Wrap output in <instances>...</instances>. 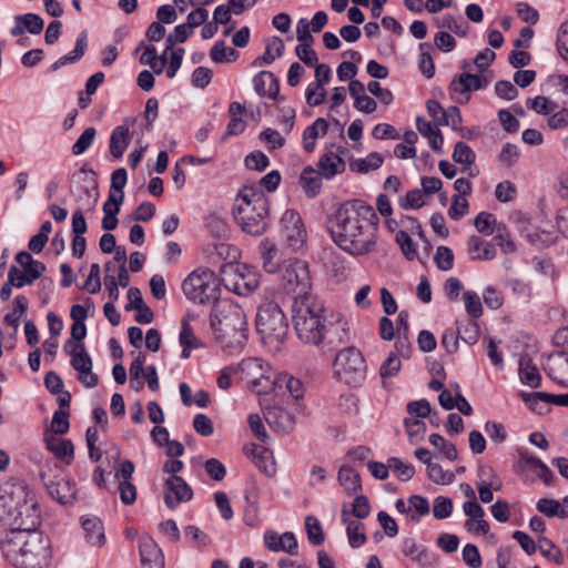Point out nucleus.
Segmentation results:
<instances>
[{
    "instance_id": "18",
    "label": "nucleus",
    "mask_w": 568,
    "mask_h": 568,
    "mask_svg": "<svg viewBox=\"0 0 568 568\" xmlns=\"http://www.w3.org/2000/svg\"><path fill=\"white\" fill-rule=\"evenodd\" d=\"M139 551L142 568H164L163 552L151 537H141Z\"/></svg>"
},
{
    "instance_id": "41",
    "label": "nucleus",
    "mask_w": 568,
    "mask_h": 568,
    "mask_svg": "<svg viewBox=\"0 0 568 568\" xmlns=\"http://www.w3.org/2000/svg\"><path fill=\"white\" fill-rule=\"evenodd\" d=\"M422 190L414 189L406 193L404 197L399 200V205L404 210L419 209L425 204L424 195L426 193V176L420 178Z\"/></svg>"
},
{
    "instance_id": "40",
    "label": "nucleus",
    "mask_w": 568,
    "mask_h": 568,
    "mask_svg": "<svg viewBox=\"0 0 568 568\" xmlns=\"http://www.w3.org/2000/svg\"><path fill=\"white\" fill-rule=\"evenodd\" d=\"M285 45L282 39L273 37L272 40L267 42L264 54L256 58L253 65L272 64L275 59L282 57Z\"/></svg>"
},
{
    "instance_id": "52",
    "label": "nucleus",
    "mask_w": 568,
    "mask_h": 568,
    "mask_svg": "<svg viewBox=\"0 0 568 568\" xmlns=\"http://www.w3.org/2000/svg\"><path fill=\"white\" fill-rule=\"evenodd\" d=\"M305 528L311 544L320 546L324 542L325 537L322 526L315 517L310 515L305 518Z\"/></svg>"
},
{
    "instance_id": "37",
    "label": "nucleus",
    "mask_w": 568,
    "mask_h": 568,
    "mask_svg": "<svg viewBox=\"0 0 568 568\" xmlns=\"http://www.w3.org/2000/svg\"><path fill=\"white\" fill-rule=\"evenodd\" d=\"M337 479L348 494H355L362 489L359 474L347 465L341 466Z\"/></svg>"
},
{
    "instance_id": "12",
    "label": "nucleus",
    "mask_w": 568,
    "mask_h": 568,
    "mask_svg": "<svg viewBox=\"0 0 568 568\" xmlns=\"http://www.w3.org/2000/svg\"><path fill=\"white\" fill-rule=\"evenodd\" d=\"M282 232L288 245L294 250L303 246L306 230L301 215L294 210H286L281 219Z\"/></svg>"
},
{
    "instance_id": "11",
    "label": "nucleus",
    "mask_w": 568,
    "mask_h": 568,
    "mask_svg": "<svg viewBox=\"0 0 568 568\" xmlns=\"http://www.w3.org/2000/svg\"><path fill=\"white\" fill-rule=\"evenodd\" d=\"M407 413L410 416L404 420L406 433L409 442L416 445L422 443L426 430L425 424L418 419L426 417V399L408 403Z\"/></svg>"
},
{
    "instance_id": "14",
    "label": "nucleus",
    "mask_w": 568,
    "mask_h": 568,
    "mask_svg": "<svg viewBox=\"0 0 568 568\" xmlns=\"http://www.w3.org/2000/svg\"><path fill=\"white\" fill-rule=\"evenodd\" d=\"M165 486L164 503L170 509H175L179 504L193 497L192 488L180 476H170L165 480Z\"/></svg>"
},
{
    "instance_id": "23",
    "label": "nucleus",
    "mask_w": 568,
    "mask_h": 568,
    "mask_svg": "<svg viewBox=\"0 0 568 568\" xmlns=\"http://www.w3.org/2000/svg\"><path fill=\"white\" fill-rule=\"evenodd\" d=\"M254 90L260 97L276 100L280 95V82L271 71H261L253 78Z\"/></svg>"
},
{
    "instance_id": "8",
    "label": "nucleus",
    "mask_w": 568,
    "mask_h": 568,
    "mask_svg": "<svg viewBox=\"0 0 568 568\" xmlns=\"http://www.w3.org/2000/svg\"><path fill=\"white\" fill-rule=\"evenodd\" d=\"M334 369L339 381L357 386L365 379L367 367L362 353L349 346L336 354Z\"/></svg>"
},
{
    "instance_id": "17",
    "label": "nucleus",
    "mask_w": 568,
    "mask_h": 568,
    "mask_svg": "<svg viewBox=\"0 0 568 568\" xmlns=\"http://www.w3.org/2000/svg\"><path fill=\"white\" fill-rule=\"evenodd\" d=\"M264 544L270 551H284L292 556L297 555V539L291 531L278 535L276 531L267 530L264 534Z\"/></svg>"
},
{
    "instance_id": "39",
    "label": "nucleus",
    "mask_w": 568,
    "mask_h": 568,
    "mask_svg": "<svg viewBox=\"0 0 568 568\" xmlns=\"http://www.w3.org/2000/svg\"><path fill=\"white\" fill-rule=\"evenodd\" d=\"M16 261L23 267L24 273L34 281L38 280L45 271V265L40 261L33 260L31 254L27 251L17 253Z\"/></svg>"
},
{
    "instance_id": "49",
    "label": "nucleus",
    "mask_w": 568,
    "mask_h": 568,
    "mask_svg": "<svg viewBox=\"0 0 568 568\" xmlns=\"http://www.w3.org/2000/svg\"><path fill=\"white\" fill-rule=\"evenodd\" d=\"M27 308V298L23 295L16 296L13 311L4 316V323L9 326L17 328L19 326V320L22 315L26 314Z\"/></svg>"
},
{
    "instance_id": "43",
    "label": "nucleus",
    "mask_w": 568,
    "mask_h": 568,
    "mask_svg": "<svg viewBox=\"0 0 568 568\" xmlns=\"http://www.w3.org/2000/svg\"><path fill=\"white\" fill-rule=\"evenodd\" d=\"M384 162L383 155L378 152L369 153L365 159H358L349 164L351 170L358 173H367L378 169Z\"/></svg>"
},
{
    "instance_id": "20",
    "label": "nucleus",
    "mask_w": 568,
    "mask_h": 568,
    "mask_svg": "<svg viewBox=\"0 0 568 568\" xmlns=\"http://www.w3.org/2000/svg\"><path fill=\"white\" fill-rule=\"evenodd\" d=\"M266 423L274 430L280 433H290L295 425L294 416L278 406L265 407L263 410Z\"/></svg>"
},
{
    "instance_id": "4",
    "label": "nucleus",
    "mask_w": 568,
    "mask_h": 568,
    "mask_svg": "<svg viewBox=\"0 0 568 568\" xmlns=\"http://www.w3.org/2000/svg\"><path fill=\"white\" fill-rule=\"evenodd\" d=\"M233 216L244 233L260 236L270 225L268 199L255 186L244 185L236 195Z\"/></svg>"
},
{
    "instance_id": "30",
    "label": "nucleus",
    "mask_w": 568,
    "mask_h": 568,
    "mask_svg": "<svg viewBox=\"0 0 568 568\" xmlns=\"http://www.w3.org/2000/svg\"><path fill=\"white\" fill-rule=\"evenodd\" d=\"M322 174L312 166L303 169L300 176V184L308 197H315L322 186Z\"/></svg>"
},
{
    "instance_id": "53",
    "label": "nucleus",
    "mask_w": 568,
    "mask_h": 568,
    "mask_svg": "<svg viewBox=\"0 0 568 568\" xmlns=\"http://www.w3.org/2000/svg\"><path fill=\"white\" fill-rule=\"evenodd\" d=\"M14 21L22 23L24 30L30 32L31 34H39L44 26L43 19L36 13H26L22 16H16Z\"/></svg>"
},
{
    "instance_id": "9",
    "label": "nucleus",
    "mask_w": 568,
    "mask_h": 568,
    "mask_svg": "<svg viewBox=\"0 0 568 568\" xmlns=\"http://www.w3.org/2000/svg\"><path fill=\"white\" fill-rule=\"evenodd\" d=\"M278 273L282 286L287 293L295 294V297L312 295L308 292L312 286V278L305 261L287 260L282 264Z\"/></svg>"
},
{
    "instance_id": "2",
    "label": "nucleus",
    "mask_w": 568,
    "mask_h": 568,
    "mask_svg": "<svg viewBox=\"0 0 568 568\" xmlns=\"http://www.w3.org/2000/svg\"><path fill=\"white\" fill-rule=\"evenodd\" d=\"M323 302L315 295L294 297L292 305V320L298 338L310 345L318 346L325 339L327 344H339L349 341V332L345 322L326 324Z\"/></svg>"
},
{
    "instance_id": "64",
    "label": "nucleus",
    "mask_w": 568,
    "mask_h": 568,
    "mask_svg": "<svg viewBox=\"0 0 568 568\" xmlns=\"http://www.w3.org/2000/svg\"><path fill=\"white\" fill-rule=\"evenodd\" d=\"M556 44L560 57L568 63V21L560 24Z\"/></svg>"
},
{
    "instance_id": "44",
    "label": "nucleus",
    "mask_w": 568,
    "mask_h": 568,
    "mask_svg": "<svg viewBox=\"0 0 568 568\" xmlns=\"http://www.w3.org/2000/svg\"><path fill=\"white\" fill-rule=\"evenodd\" d=\"M521 400L534 412L541 413L549 405V393L545 392H519Z\"/></svg>"
},
{
    "instance_id": "45",
    "label": "nucleus",
    "mask_w": 568,
    "mask_h": 568,
    "mask_svg": "<svg viewBox=\"0 0 568 568\" xmlns=\"http://www.w3.org/2000/svg\"><path fill=\"white\" fill-rule=\"evenodd\" d=\"M210 57L216 63L232 62L239 58V52L233 48H227L221 40L212 47Z\"/></svg>"
},
{
    "instance_id": "15",
    "label": "nucleus",
    "mask_w": 568,
    "mask_h": 568,
    "mask_svg": "<svg viewBox=\"0 0 568 568\" xmlns=\"http://www.w3.org/2000/svg\"><path fill=\"white\" fill-rule=\"evenodd\" d=\"M37 527L38 526L33 527L32 529H26V527H16V529L20 532V552L23 557H37L41 555L47 548L43 537L41 532L37 530Z\"/></svg>"
},
{
    "instance_id": "63",
    "label": "nucleus",
    "mask_w": 568,
    "mask_h": 568,
    "mask_svg": "<svg viewBox=\"0 0 568 568\" xmlns=\"http://www.w3.org/2000/svg\"><path fill=\"white\" fill-rule=\"evenodd\" d=\"M453 501L452 499L439 496L434 499L433 515L436 519H445L452 515Z\"/></svg>"
},
{
    "instance_id": "13",
    "label": "nucleus",
    "mask_w": 568,
    "mask_h": 568,
    "mask_svg": "<svg viewBox=\"0 0 568 568\" xmlns=\"http://www.w3.org/2000/svg\"><path fill=\"white\" fill-rule=\"evenodd\" d=\"M41 480L48 490V494L62 505L70 504L75 498V489L70 480L63 476L51 478L45 471L40 473Z\"/></svg>"
},
{
    "instance_id": "38",
    "label": "nucleus",
    "mask_w": 568,
    "mask_h": 568,
    "mask_svg": "<svg viewBox=\"0 0 568 568\" xmlns=\"http://www.w3.org/2000/svg\"><path fill=\"white\" fill-rule=\"evenodd\" d=\"M179 341L181 346L183 347L181 353L182 358H189L191 349L201 346V342L194 335V332L186 318L182 321Z\"/></svg>"
},
{
    "instance_id": "28",
    "label": "nucleus",
    "mask_w": 568,
    "mask_h": 568,
    "mask_svg": "<svg viewBox=\"0 0 568 568\" xmlns=\"http://www.w3.org/2000/svg\"><path fill=\"white\" fill-rule=\"evenodd\" d=\"M487 85V81L480 75L464 72L452 82V89L456 93L468 94L471 90H480Z\"/></svg>"
},
{
    "instance_id": "36",
    "label": "nucleus",
    "mask_w": 568,
    "mask_h": 568,
    "mask_svg": "<svg viewBox=\"0 0 568 568\" xmlns=\"http://www.w3.org/2000/svg\"><path fill=\"white\" fill-rule=\"evenodd\" d=\"M402 551L405 557L418 566L424 567L426 565V548L422 542H417L415 538H405Z\"/></svg>"
},
{
    "instance_id": "33",
    "label": "nucleus",
    "mask_w": 568,
    "mask_h": 568,
    "mask_svg": "<svg viewBox=\"0 0 568 568\" xmlns=\"http://www.w3.org/2000/svg\"><path fill=\"white\" fill-rule=\"evenodd\" d=\"M48 449L55 455L57 458L70 464L74 457V447L70 439H60L54 436L45 437Z\"/></svg>"
},
{
    "instance_id": "16",
    "label": "nucleus",
    "mask_w": 568,
    "mask_h": 568,
    "mask_svg": "<svg viewBox=\"0 0 568 568\" xmlns=\"http://www.w3.org/2000/svg\"><path fill=\"white\" fill-rule=\"evenodd\" d=\"M544 369L554 382L568 387V353L555 352L550 354Z\"/></svg>"
},
{
    "instance_id": "54",
    "label": "nucleus",
    "mask_w": 568,
    "mask_h": 568,
    "mask_svg": "<svg viewBox=\"0 0 568 568\" xmlns=\"http://www.w3.org/2000/svg\"><path fill=\"white\" fill-rule=\"evenodd\" d=\"M526 105L538 114L548 115L555 111L557 104L546 97L538 95L534 99H527Z\"/></svg>"
},
{
    "instance_id": "62",
    "label": "nucleus",
    "mask_w": 568,
    "mask_h": 568,
    "mask_svg": "<svg viewBox=\"0 0 568 568\" xmlns=\"http://www.w3.org/2000/svg\"><path fill=\"white\" fill-rule=\"evenodd\" d=\"M69 412L65 409H58L54 412L51 429L55 435H63L69 430Z\"/></svg>"
},
{
    "instance_id": "29",
    "label": "nucleus",
    "mask_w": 568,
    "mask_h": 568,
    "mask_svg": "<svg viewBox=\"0 0 568 568\" xmlns=\"http://www.w3.org/2000/svg\"><path fill=\"white\" fill-rule=\"evenodd\" d=\"M519 378L523 384L532 388L541 385V375L528 355L519 358Z\"/></svg>"
},
{
    "instance_id": "26",
    "label": "nucleus",
    "mask_w": 568,
    "mask_h": 568,
    "mask_svg": "<svg viewBox=\"0 0 568 568\" xmlns=\"http://www.w3.org/2000/svg\"><path fill=\"white\" fill-rule=\"evenodd\" d=\"M468 254L471 260L489 261L496 257V250L493 244L471 235L468 240Z\"/></svg>"
},
{
    "instance_id": "51",
    "label": "nucleus",
    "mask_w": 568,
    "mask_h": 568,
    "mask_svg": "<svg viewBox=\"0 0 568 568\" xmlns=\"http://www.w3.org/2000/svg\"><path fill=\"white\" fill-rule=\"evenodd\" d=\"M346 534L351 547L358 548L364 545L367 540L364 532V525L361 521H349L346 527Z\"/></svg>"
},
{
    "instance_id": "58",
    "label": "nucleus",
    "mask_w": 568,
    "mask_h": 568,
    "mask_svg": "<svg viewBox=\"0 0 568 568\" xmlns=\"http://www.w3.org/2000/svg\"><path fill=\"white\" fill-rule=\"evenodd\" d=\"M97 135V130L93 126L87 128L83 133L78 138L71 150L74 155L84 153L93 143Z\"/></svg>"
},
{
    "instance_id": "60",
    "label": "nucleus",
    "mask_w": 568,
    "mask_h": 568,
    "mask_svg": "<svg viewBox=\"0 0 568 568\" xmlns=\"http://www.w3.org/2000/svg\"><path fill=\"white\" fill-rule=\"evenodd\" d=\"M434 262L442 271H449L454 265V253L447 246H438L434 256Z\"/></svg>"
},
{
    "instance_id": "6",
    "label": "nucleus",
    "mask_w": 568,
    "mask_h": 568,
    "mask_svg": "<svg viewBox=\"0 0 568 568\" xmlns=\"http://www.w3.org/2000/svg\"><path fill=\"white\" fill-rule=\"evenodd\" d=\"M256 331L270 351H280L288 333V323L277 304L268 302L260 306L256 314Z\"/></svg>"
},
{
    "instance_id": "31",
    "label": "nucleus",
    "mask_w": 568,
    "mask_h": 568,
    "mask_svg": "<svg viewBox=\"0 0 568 568\" xmlns=\"http://www.w3.org/2000/svg\"><path fill=\"white\" fill-rule=\"evenodd\" d=\"M87 47H88V34H87V31H82L77 38L74 49L70 53L59 58L50 67L51 71H57L61 67H63L68 63H74V62L79 61L84 55Z\"/></svg>"
},
{
    "instance_id": "48",
    "label": "nucleus",
    "mask_w": 568,
    "mask_h": 568,
    "mask_svg": "<svg viewBox=\"0 0 568 568\" xmlns=\"http://www.w3.org/2000/svg\"><path fill=\"white\" fill-rule=\"evenodd\" d=\"M429 443L448 460L454 462L457 459V449L455 444L448 443L443 436L432 434L429 436Z\"/></svg>"
},
{
    "instance_id": "42",
    "label": "nucleus",
    "mask_w": 568,
    "mask_h": 568,
    "mask_svg": "<svg viewBox=\"0 0 568 568\" xmlns=\"http://www.w3.org/2000/svg\"><path fill=\"white\" fill-rule=\"evenodd\" d=\"M456 336L466 344L474 345L479 338V326L473 320L459 321L457 322Z\"/></svg>"
},
{
    "instance_id": "34",
    "label": "nucleus",
    "mask_w": 568,
    "mask_h": 568,
    "mask_svg": "<svg viewBox=\"0 0 568 568\" xmlns=\"http://www.w3.org/2000/svg\"><path fill=\"white\" fill-rule=\"evenodd\" d=\"M87 541L92 546H102L105 542L103 524L99 518H87L82 521Z\"/></svg>"
},
{
    "instance_id": "50",
    "label": "nucleus",
    "mask_w": 568,
    "mask_h": 568,
    "mask_svg": "<svg viewBox=\"0 0 568 568\" xmlns=\"http://www.w3.org/2000/svg\"><path fill=\"white\" fill-rule=\"evenodd\" d=\"M494 234V240L496 241L497 245L501 247L504 253H514L516 251V245L511 240L510 234L505 224H495Z\"/></svg>"
},
{
    "instance_id": "3",
    "label": "nucleus",
    "mask_w": 568,
    "mask_h": 568,
    "mask_svg": "<svg viewBox=\"0 0 568 568\" xmlns=\"http://www.w3.org/2000/svg\"><path fill=\"white\" fill-rule=\"evenodd\" d=\"M211 327L222 348L240 351L247 339L246 315L241 306L230 301L214 304Z\"/></svg>"
},
{
    "instance_id": "61",
    "label": "nucleus",
    "mask_w": 568,
    "mask_h": 568,
    "mask_svg": "<svg viewBox=\"0 0 568 568\" xmlns=\"http://www.w3.org/2000/svg\"><path fill=\"white\" fill-rule=\"evenodd\" d=\"M396 242L399 244L403 254L407 260L412 261L417 256L416 243L405 231H399L396 234Z\"/></svg>"
},
{
    "instance_id": "46",
    "label": "nucleus",
    "mask_w": 568,
    "mask_h": 568,
    "mask_svg": "<svg viewBox=\"0 0 568 568\" xmlns=\"http://www.w3.org/2000/svg\"><path fill=\"white\" fill-rule=\"evenodd\" d=\"M538 549L544 557L555 564L561 565L564 562V555L560 549L556 548L555 544L544 535L538 536Z\"/></svg>"
},
{
    "instance_id": "21",
    "label": "nucleus",
    "mask_w": 568,
    "mask_h": 568,
    "mask_svg": "<svg viewBox=\"0 0 568 568\" xmlns=\"http://www.w3.org/2000/svg\"><path fill=\"white\" fill-rule=\"evenodd\" d=\"M135 120L126 118L122 125H118L113 129L110 135V153L114 159H121L131 142L130 123Z\"/></svg>"
},
{
    "instance_id": "56",
    "label": "nucleus",
    "mask_w": 568,
    "mask_h": 568,
    "mask_svg": "<svg viewBox=\"0 0 568 568\" xmlns=\"http://www.w3.org/2000/svg\"><path fill=\"white\" fill-rule=\"evenodd\" d=\"M388 467L400 480H409L415 474L412 465L404 463L397 457L388 458Z\"/></svg>"
},
{
    "instance_id": "55",
    "label": "nucleus",
    "mask_w": 568,
    "mask_h": 568,
    "mask_svg": "<svg viewBox=\"0 0 568 568\" xmlns=\"http://www.w3.org/2000/svg\"><path fill=\"white\" fill-rule=\"evenodd\" d=\"M463 300L465 304V310L471 318H478L483 315L480 297L476 292H464Z\"/></svg>"
},
{
    "instance_id": "25",
    "label": "nucleus",
    "mask_w": 568,
    "mask_h": 568,
    "mask_svg": "<svg viewBox=\"0 0 568 568\" xmlns=\"http://www.w3.org/2000/svg\"><path fill=\"white\" fill-rule=\"evenodd\" d=\"M317 168L323 178L332 179L345 170V162L339 155L328 152L321 156Z\"/></svg>"
},
{
    "instance_id": "22",
    "label": "nucleus",
    "mask_w": 568,
    "mask_h": 568,
    "mask_svg": "<svg viewBox=\"0 0 568 568\" xmlns=\"http://www.w3.org/2000/svg\"><path fill=\"white\" fill-rule=\"evenodd\" d=\"M428 115L435 123L434 128L450 125L456 130L462 123V116L457 106H452L446 111L435 101H428Z\"/></svg>"
},
{
    "instance_id": "1",
    "label": "nucleus",
    "mask_w": 568,
    "mask_h": 568,
    "mask_svg": "<svg viewBox=\"0 0 568 568\" xmlns=\"http://www.w3.org/2000/svg\"><path fill=\"white\" fill-rule=\"evenodd\" d=\"M378 216L373 206L361 200L342 203L328 219L333 241L343 251L362 256L375 251Z\"/></svg>"
},
{
    "instance_id": "5",
    "label": "nucleus",
    "mask_w": 568,
    "mask_h": 568,
    "mask_svg": "<svg viewBox=\"0 0 568 568\" xmlns=\"http://www.w3.org/2000/svg\"><path fill=\"white\" fill-rule=\"evenodd\" d=\"M28 497L29 490L22 484L8 480L0 485V508L17 528L32 529L40 524L37 505Z\"/></svg>"
},
{
    "instance_id": "57",
    "label": "nucleus",
    "mask_w": 568,
    "mask_h": 568,
    "mask_svg": "<svg viewBox=\"0 0 568 568\" xmlns=\"http://www.w3.org/2000/svg\"><path fill=\"white\" fill-rule=\"evenodd\" d=\"M495 224H499L494 215L488 212H480L474 220V225L479 233L491 235L495 232Z\"/></svg>"
},
{
    "instance_id": "10",
    "label": "nucleus",
    "mask_w": 568,
    "mask_h": 568,
    "mask_svg": "<svg viewBox=\"0 0 568 568\" xmlns=\"http://www.w3.org/2000/svg\"><path fill=\"white\" fill-rule=\"evenodd\" d=\"M222 281L227 290L239 295H248L258 287L256 274L245 265L225 263L221 266Z\"/></svg>"
},
{
    "instance_id": "47",
    "label": "nucleus",
    "mask_w": 568,
    "mask_h": 568,
    "mask_svg": "<svg viewBox=\"0 0 568 568\" xmlns=\"http://www.w3.org/2000/svg\"><path fill=\"white\" fill-rule=\"evenodd\" d=\"M428 479L436 484L448 485L455 480V474L452 470H444L440 465L432 463L428 457Z\"/></svg>"
},
{
    "instance_id": "27",
    "label": "nucleus",
    "mask_w": 568,
    "mask_h": 568,
    "mask_svg": "<svg viewBox=\"0 0 568 568\" xmlns=\"http://www.w3.org/2000/svg\"><path fill=\"white\" fill-rule=\"evenodd\" d=\"M69 345H71V341L65 343L64 352L71 356V365L78 373L85 372L89 367L93 366L92 359L85 352V347L82 343L73 344L70 351L68 348Z\"/></svg>"
},
{
    "instance_id": "32",
    "label": "nucleus",
    "mask_w": 568,
    "mask_h": 568,
    "mask_svg": "<svg viewBox=\"0 0 568 568\" xmlns=\"http://www.w3.org/2000/svg\"><path fill=\"white\" fill-rule=\"evenodd\" d=\"M263 267L267 273L280 272L282 264L277 246L268 240L261 243Z\"/></svg>"
},
{
    "instance_id": "7",
    "label": "nucleus",
    "mask_w": 568,
    "mask_h": 568,
    "mask_svg": "<svg viewBox=\"0 0 568 568\" xmlns=\"http://www.w3.org/2000/svg\"><path fill=\"white\" fill-rule=\"evenodd\" d=\"M185 296L199 304L219 303L220 281L209 268H196L182 283Z\"/></svg>"
},
{
    "instance_id": "24",
    "label": "nucleus",
    "mask_w": 568,
    "mask_h": 568,
    "mask_svg": "<svg viewBox=\"0 0 568 568\" xmlns=\"http://www.w3.org/2000/svg\"><path fill=\"white\" fill-rule=\"evenodd\" d=\"M254 459L256 467L268 477L276 473V463L274 460L272 450L260 445L252 444L251 452L247 453Z\"/></svg>"
},
{
    "instance_id": "59",
    "label": "nucleus",
    "mask_w": 568,
    "mask_h": 568,
    "mask_svg": "<svg viewBox=\"0 0 568 568\" xmlns=\"http://www.w3.org/2000/svg\"><path fill=\"white\" fill-rule=\"evenodd\" d=\"M453 159L457 163L473 164L475 162L476 155L468 144L459 141L455 144Z\"/></svg>"
},
{
    "instance_id": "35",
    "label": "nucleus",
    "mask_w": 568,
    "mask_h": 568,
    "mask_svg": "<svg viewBox=\"0 0 568 568\" xmlns=\"http://www.w3.org/2000/svg\"><path fill=\"white\" fill-rule=\"evenodd\" d=\"M328 130V123L325 119L318 118L312 125H308L303 132V148L311 153L315 149V141L320 133L325 135Z\"/></svg>"
},
{
    "instance_id": "19",
    "label": "nucleus",
    "mask_w": 568,
    "mask_h": 568,
    "mask_svg": "<svg viewBox=\"0 0 568 568\" xmlns=\"http://www.w3.org/2000/svg\"><path fill=\"white\" fill-rule=\"evenodd\" d=\"M254 385L263 389L268 388L271 385L278 389L285 388L294 399H300L304 396V386L301 379L288 374L278 375L272 383H270L267 377H263L257 379Z\"/></svg>"
}]
</instances>
